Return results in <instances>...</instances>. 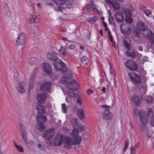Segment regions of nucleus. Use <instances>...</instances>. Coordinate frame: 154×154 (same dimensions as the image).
Listing matches in <instances>:
<instances>
[{
    "instance_id": "f257e3e1",
    "label": "nucleus",
    "mask_w": 154,
    "mask_h": 154,
    "mask_svg": "<svg viewBox=\"0 0 154 154\" xmlns=\"http://www.w3.org/2000/svg\"><path fill=\"white\" fill-rule=\"evenodd\" d=\"M68 137L64 136L61 134H57L55 137L54 144L56 146H60L62 143L63 144L64 146L66 149L70 148V143Z\"/></svg>"
},
{
    "instance_id": "f03ea898",
    "label": "nucleus",
    "mask_w": 154,
    "mask_h": 154,
    "mask_svg": "<svg viewBox=\"0 0 154 154\" xmlns=\"http://www.w3.org/2000/svg\"><path fill=\"white\" fill-rule=\"evenodd\" d=\"M53 64L56 70L60 71L63 73H64L66 71L67 69L66 64L60 60L58 59L55 60Z\"/></svg>"
},
{
    "instance_id": "7ed1b4c3",
    "label": "nucleus",
    "mask_w": 154,
    "mask_h": 154,
    "mask_svg": "<svg viewBox=\"0 0 154 154\" xmlns=\"http://www.w3.org/2000/svg\"><path fill=\"white\" fill-rule=\"evenodd\" d=\"M55 129L53 128L47 130L43 134V136L45 139L49 140L51 139L55 135Z\"/></svg>"
},
{
    "instance_id": "20e7f679",
    "label": "nucleus",
    "mask_w": 154,
    "mask_h": 154,
    "mask_svg": "<svg viewBox=\"0 0 154 154\" xmlns=\"http://www.w3.org/2000/svg\"><path fill=\"white\" fill-rule=\"evenodd\" d=\"M130 79L133 83L137 84L141 82V80L140 76L134 72H130L128 74Z\"/></svg>"
},
{
    "instance_id": "39448f33",
    "label": "nucleus",
    "mask_w": 154,
    "mask_h": 154,
    "mask_svg": "<svg viewBox=\"0 0 154 154\" xmlns=\"http://www.w3.org/2000/svg\"><path fill=\"white\" fill-rule=\"evenodd\" d=\"M121 12L126 16L125 18V21L131 24L133 20L132 18L130 17L131 14V11L128 8H124L121 10Z\"/></svg>"
},
{
    "instance_id": "423d86ee",
    "label": "nucleus",
    "mask_w": 154,
    "mask_h": 154,
    "mask_svg": "<svg viewBox=\"0 0 154 154\" xmlns=\"http://www.w3.org/2000/svg\"><path fill=\"white\" fill-rule=\"evenodd\" d=\"M26 35L25 33H21L18 36L16 40V44L17 45H23L25 42Z\"/></svg>"
},
{
    "instance_id": "0eeeda50",
    "label": "nucleus",
    "mask_w": 154,
    "mask_h": 154,
    "mask_svg": "<svg viewBox=\"0 0 154 154\" xmlns=\"http://www.w3.org/2000/svg\"><path fill=\"white\" fill-rule=\"evenodd\" d=\"M41 17L39 15L32 14L31 15L27 21L30 23H38L40 20Z\"/></svg>"
},
{
    "instance_id": "6e6552de",
    "label": "nucleus",
    "mask_w": 154,
    "mask_h": 154,
    "mask_svg": "<svg viewBox=\"0 0 154 154\" xmlns=\"http://www.w3.org/2000/svg\"><path fill=\"white\" fill-rule=\"evenodd\" d=\"M66 85L69 89L75 91L78 88L79 84L76 81L73 80L67 84Z\"/></svg>"
},
{
    "instance_id": "1a4fd4ad",
    "label": "nucleus",
    "mask_w": 154,
    "mask_h": 154,
    "mask_svg": "<svg viewBox=\"0 0 154 154\" xmlns=\"http://www.w3.org/2000/svg\"><path fill=\"white\" fill-rule=\"evenodd\" d=\"M20 130L23 140L26 144H28V140L26 135V131L25 128L23 127L22 125H19Z\"/></svg>"
},
{
    "instance_id": "9d476101",
    "label": "nucleus",
    "mask_w": 154,
    "mask_h": 154,
    "mask_svg": "<svg viewBox=\"0 0 154 154\" xmlns=\"http://www.w3.org/2000/svg\"><path fill=\"white\" fill-rule=\"evenodd\" d=\"M52 84L50 82H46L44 83L40 87L41 89L42 90L48 91L49 93L52 92L51 88Z\"/></svg>"
},
{
    "instance_id": "9b49d317",
    "label": "nucleus",
    "mask_w": 154,
    "mask_h": 154,
    "mask_svg": "<svg viewBox=\"0 0 154 154\" xmlns=\"http://www.w3.org/2000/svg\"><path fill=\"white\" fill-rule=\"evenodd\" d=\"M138 115L143 125L146 124L148 121L146 114L143 110H140L138 112Z\"/></svg>"
},
{
    "instance_id": "f8f14e48",
    "label": "nucleus",
    "mask_w": 154,
    "mask_h": 154,
    "mask_svg": "<svg viewBox=\"0 0 154 154\" xmlns=\"http://www.w3.org/2000/svg\"><path fill=\"white\" fill-rule=\"evenodd\" d=\"M125 65L127 67L132 70H136L138 68L136 63L131 60H127L125 63Z\"/></svg>"
},
{
    "instance_id": "ddd939ff",
    "label": "nucleus",
    "mask_w": 154,
    "mask_h": 154,
    "mask_svg": "<svg viewBox=\"0 0 154 154\" xmlns=\"http://www.w3.org/2000/svg\"><path fill=\"white\" fill-rule=\"evenodd\" d=\"M143 36L149 38L152 43H154V35L152 33L150 30L147 29V30L145 31L143 33Z\"/></svg>"
},
{
    "instance_id": "4468645a",
    "label": "nucleus",
    "mask_w": 154,
    "mask_h": 154,
    "mask_svg": "<svg viewBox=\"0 0 154 154\" xmlns=\"http://www.w3.org/2000/svg\"><path fill=\"white\" fill-rule=\"evenodd\" d=\"M26 85L24 82H22L19 84L17 86L16 88L20 93H23L26 91Z\"/></svg>"
},
{
    "instance_id": "2eb2a0df",
    "label": "nucleus",
    "mask_w": 154,
    "mask_h": 154,
    "mask_svg": "<svg viewBox=\"0 0 154 154\" xmlns=\"http://www.w3.org/2000/svg\"><path fill=\"white\" fill-rule=\"evenodd\" d=\"M42 69L47 74L51 75V73L50 66L48 63H45L42 64Z\"/></svg>"
},
{
    "instance_id": "dca6fc26",
    "label": "nucleus",
    "mask_w": 154,
    "mask_h": 154,
    "mask_svg": "<svg viewBox=\"0 0 154 154\" xmlns=\"http://www.w3.org/2000/svg\"><path fill=\"white\" fill-rule=\"evenodd\" d=\"M120 28L122 33L124 34H127L130 30V27L129 26L123 23L121 25Z\"/></svg>"
},
{
    "instance_id": "f3484780",
    "label": "nucleus",
    "mask_w": 154,
    "mask_h": 154,
    "mask_svg": "<svg viewBox=\"0 0 154 154\" xmlns=\"http://www.w3.org/2000/svg\"><path fill=\"white\" fill-rule=\"evenodd\" d=\"M74 140H72V139H70L69 137H68V138L69 140V142L70 143V148L72 146L74 145H76L79 144L81 140V137L79 136L78 137H75Z\"/></svg>"
},
{
    "instance_id": "a211bd4d",
    "label": "nucleus",
    "mask_w": 154,
    "mask_h": 154,
    "mask_svg": "<svg viewBox=\"0 0 154 154\" xmlns=\"http://www.w3.org/2000/svg\"><path fill=\"white\" fill-rule=\"evenodd\" d=\"M146 28V27L145 26L144 24L142 21L138 22L137 24L136 28L139 31H143V36L144 32L147 30H145Z\"/></svg>"
},
{
    "instance_id": "6ab92c4d",
    "label": "nucleus",
    "mask_w": 154,
    "mask_h": 154,
    "mask_svg": "<svg viewBox=\"0 0 154 154\" xmlns=\"http://www.w3.org/2000/svg\"><path fill=\"white\" fill-rule=\"evenodd\" d=\"M112 117V113L108 110H104L103 113L102 117L106 120H109Z\"/></svg>"
},
{
    "instance_id": "aec40b11",
    "label": "nucleus",
    "mask_w": 154,
    "mask_h": 154,
    "mask_svg": "<svg viewBox=\"0 0 154 154\" xmlns=\"http://www.w3.org/2000/svg\"><path fill=\"white\" fill-rule=\"evenodd\" d=\"M35 73L31 74L30 75L28 89L29 92H30L32 88L33 85V83L35 80Z\"/></svg>"
},
{
    "instance_id": "412c9836",
    "label": "nucleus",
    "mask_w": 154,
    "mask_h": 154,
    "mask_svg": "<svg viewBox=\"0 0 154 154\" xmlns=\"http://www.w3.org/2000/svg\"><path fill=\"white\" fill-rule=\"evenodd\" d=\"M47 57L48 59L51 60H53L54 62L58 59L57 58V53L54 52H49L47 53Z\"/></svg>"
},
{
    "instance_id": "4be33fe9",
    "label": "nucleus",
    "mask_w": 154,
    "mask_h": 154,
    "mask_svg": "<svg viewBox=\"0 0 154 154\" xmlns=\"http://www.w3.org/2000/svg\"><path fill=\"white\" fill-rule=\"evenodd\" d=\"M46 95L44 94H38L37 95V98L39 103H42L45 101Z\"/></svg>"
},
{
    "instance_id": "5701e85b",
    "label": "nucleus",
    "mask_w": 154,
    "mask_h": 154,
    "mask_svg": "<svg viewBox=\"0 0 154 154\" xmlns=\"http://www.w3.org/2000/svg\"><path fill=\"white\" fill-rule=\"evenodd\" d=\"M90 3L91 6L94 11L98 14L100 15L102 14L101 11L97 9L98 6L94 3V1L92 0L90 1Z\"/></svg>"
},
{
    "instance_id": "b1692460",
    "label": "nucleus",
    "mask_w": 154,
    "mask_h": 154,
    "mask_svg": "<svg viewBox=\"0 0 154 154\" xmlns=\"http://www.w3.org/2000/svg\"><path fill=\"white\" fill-rule=\"evenodd\" d=\"M72 95L74 96L75 101L80 106L82 105V98L81 96L78 94L73 93Z\"/></svg>"
},
{
    "instance_id": "393cba45",
    "label": "nucleus",
    "mask_w": 154,
    "mask_h": 154,
    "mask_svg": "<svg viewBox=\"0 0 154 154\" xmlns=\"http://www.w3.org/2000/svg\"><path fill=\"white\" fill-rule=\"evenodd\" d=\"M115 11H118L120 8V4L116 0H112L110 5Z\"/></svg>"
},
{
    "instance_id": "a878e982",
    "label": "nucleus",
    "mask_w": 154,
    "mask_h": 154,
    "mask_svg": "<svg viewBox=\"0 0 154 154\" xmlns=\"http://www.w3.org/2000/svg\"><path fill=\"white\" fill-rule=\"evenodd\" d=\"M38 124L35 125L36 129L40 131H44L46 128V125L41 122H38Z\"/></svg>"
},
{
    "instance_id": "bb28decb",
    "label": "nucleus",
    "mask_w": 154,
    "mask_h": 154,
    "mask_svg": "<svg viewBox=\"0 0 154 154\" xmlns=\"http://www.w3.org/2000/svg\"><path fill=\"white\" fill-rule=\"evenodd\" d=\"M115 17L118 22H122L124 20V17L123 16L122 14L120 12H119L116 14L115 15Z\"/></svg>"
},
{
    "instance_id": "cd10ccee",
    "label": "nucleus",
    "mask_w": 154,
    "mask_h": 154,
    "mask_svg": "<svg viewBox=\"0 0 154 154\" xmlns=\"http://www.w3.org/2000/svg\"><path fill=\"white\" fill-rule=\"evenodd\" d=\"M2 11H4L6 16L8 17H9L11 14V12L8 6L6 5L3 8Z\"/></svg>"
},
{
    "instance_id": "c85d7f7f",
    "label": "nucleus",
    "mask_w": 154,
    "mask_h": 154,
    "mask_svg": "<svg viewBox=\"0 0 154 154\" xmlns=\"http://www.w3.org/2000/svg\"><path fill=\"white\" fill-rule=\"evenodd\" d=\"M38 113L39 114H43L45 112V109L44 107L41 105H37L36 106Z\"/></svg>"
},
{
    "instance_id": "c756f323",
    "label": "nucleus",
    "mask_w": 154,
    "mask_h": 154,
    "mask_svg": "<svg viewBox=\"0 0 154 154\" xmlns=\"http://www.w3.org/2000/svg\"><path fill=\"white\" fill-rule=\"evenodd\" d=\"M140 8L141 10L143 11L147 16H149V15L151 14V11L150 10L147 9L145 7L142 6Z\"/></svg>"
},
{
    "instance_id": "7c9ffc66",
    "label": "nucleus",
    "mask_w": 154,
    "mask_h": 154,
    "mask_svg": "<svg viewBox=\"0 0 154 154\" xmlns=\"http://www.w3.org/2000/svg\"><path fill=\"white\" fill-rule=\"evenodd\" d=\"M47 120L45 116H36V120L38 122H45Z\"/></svg>"
},
{
    "instance_id": "2f4dec72",
    "label": "nucleus",
    "mask_w": 154,
    "mask_h": 154,
    "mask_svg": "<svg viewBox=\"0 0 154 154\" xmlns=\"http://www.w3.org/2000/svg\"><path fill=\"white\" fill-rule=\"evenodd\" d=\"M78 115L79 117L81 120H83L85 117L84 113L83 110L82 109H79L78 110Z\"/></svg>"
},
{
    "instance_id": "473e14b6",
    "label": "nucleus",
    "mask_w": 154,
    "mask_h": 154,
    "mask_svg": "<svg viewBox=\"0 0 154 154\" xmlns=\"http://www.w3.org/2000/svg\"><path fill=\"white\" fill-rule=\"evenodd\" d=\"M125 54L128 56L132 58H134L136 56V54L134 51H128L125 53Z\"/></svg>"
},
{
    "instance_id": "72a5a7b5",
    "label": "nucleus",
    "mask_w": 154,
    "mask_h": 154,
    "mask_svg": "<svg viewBox=\"0 0 154 154\" xmlns=\"http://www.w3.org/2000/svg\"><path fill=\"white\" fill-rule=\"evenodd\" d=\"M97 20L96 17L94 16L93 17H89L87 18V20L89 23H95Z\"/></svg>"
},
{
    "instance_id": "f704fd0d",
    "label": "nucleus",
    "mask_w": 154,
    "mask_h": 154,
    "mask_svg": "<svg viewBox=\"0 0 154 154\" xmlns=\"http://www.w3.org/2000/svg\"><path fill=\"white\" fill-rule=\"evenodd\" d=\"M13 143L14 146L17 149L19 152H23V148L22 147L17 145L14 141Z\"/></svg>"
},
{
    "instance_id": "c9c22d12",
    "label": "nucleus",
    "mask_w": 154,
    "mask_h": 154,
    "mask_svg": "<svg viewBox=\"0 0 154 154\" xmlns=\"http://www.w3.org/2000/svg\"><path fill=\"white\" fill-rule=\"evenodd\" d=\"M79 134V130L77 129H74L72 131V135L74 137H78Z\"/></svg>"
},
{
    "instance_id": "e433bc0d",
    "label": "nucleus",
    "mask_w": 154,
    "mask_h": 154,
    "mask_svg": "<svg viewBox=\"0 0 154 154\" xmlns=\"http://www.w3.org/2000/svg\"><path fill=\"white\" fill-rule=\"evenodd\" d=\"M54 2L58 5H63L65 3L66 0H53Z\"/></svg>"
},
{
    "instance_id": "4c0bfd02",
    "label": "nucleus",
    "mask_w": 154,
    "mask_h": 154,
    "mask_svg": "<svg viewBox=\"0 0 154 154\" xmlns=\"http://www.w3.org/2000/svg\"><path fill=\"white\" fill-rule=\"evenodd\" d=\"M68 106L64 103L62 104V111L64 113H66L67 110Z\"/></svg>"
},
{
    "instance_id": "58836bf2",
    "label": "nucleus",
    "mask_w": 154,
    "mask_h": 154,
    "mask_svg": "<svg viewBox=\"0 0 154 154\" xmlns=\"http://www.w3.org/2000/svg\"><path fill=\"white\" fill-rule=\"evenodd\" d=\"M36 62V58L35 57H32L30 58L28 60V63L30 64H33Z\"/></svg>"
},
{
    "instance_id": "ea45409f",
    "label": "nucleus",
    "mask_w": 154,
    "mask_h": 154,
    "mask_svg": "<svg viewBox=\"0 0 154 154\" xmlns=\"http://www.w3.org/2000/svg\"><path fill=\"white\" fill-rule=\"evenodd\" d=\"M81 61L83 64H86L88 62V57L86 56H83L81 59Z\"/></svg>"
},
{
    "instance_id": "a19ab883",
    "label": "nucleus",
    "mask_w": 154,
    "mask_h": 154,
    "mask_svg": "<svg viewBox=\"0 0 154 154\" xmlns=\"http://www.w3.org/2000/svg\"><path fill=\"white\" fill-rule=\"evenodd\" d=\"M60 52L64 57L66 55L65 48L64 47H61L60 48Z\"/></svg>"
},
{
    "instance_id": "79ce46f5",
    "label": "nucleus",
    "mask_w": 154,
    "mask_h": 154,
    "mask_svg": "<svg viewBox=\"0 0 154 154\" xmlns=\"http://www.w3.org/2000/svg\"><path fill=\"white\" fill-rule=\"evenodd\" d=\"M69 79L68 77H66L65 78L64 76L63 77L62 79H61L60 82V83L62 84H65L66 83L67 80Z\"/></svg>"
},
{
    "instance_id": "37998d69",
    "label": "nucleus",
    "mask_w": 154,
    "mask_h": 154,
    "mask_svg": "<svg viewBox=\"0 0 154 154\" xmlns=\"http://www.w3.org/2000/svg\"><path fill=\"white\" fill-rule=\"evenodd\" d=\"M131 99L133 101H134L136 104H137L139 103L140 101L138 99V97H136L135 96H134L132 97Z\"/></svg>"
},
{
    "instance_id": "c03bdc74",
    "label": "nucleus",
    "mask_w": 154,
    "mask_h": 154,
    "mask_svg": "<svg viewBox=\"0 0 154 154\" xmlns=\"http://www.w3.org/2000/svg\"><path fill=\"white\" fill-rule=\"evenodd\" d=\"M130 154H136V149L134 148V146H131L130 149Z\"/></svg>"
},
{
    "instance_id": "a18cd8bd",
    "label": "nucleus",
    "mask_w": 154,
    "mask_h": 154,
    "mask_svg": "<svg viewBox=\"0 0 154 154\" xmlns=\"http://www.w3.org/2000/svg\"><path fill=\"white\" fill-rule=\"evenodd\" d=\"M147 114L148 116L149 117H152L153 116V112L152 109L151 108L148 109Z\"/></svg>"
},
{
    "instance_id": "49530a36",
    "label": "nucleus",
    "mask_w": 154,
    "mask_h": 154,
    "mask_svg": "<svg viewBox=\"0 0 154 154\" xmlns=\"http://www.w3.org/2000/svg\"><path fill=\"white\" fill-rule=\"evenodd\" d=\"M109 15L110 17H109L108 18V20L109 22V23L110 24H112L113 20V18L112 16V14L110 12L109 14Z\"/></svg>"
},
{
    "instance_id": "de8ad7c7",
    "label": "nucleus",
    "mask_w": 154,
    "mask_h": 154,
    "mask_svg": "<svg viewBox=\"0 0 154 154\" xmlns=\"http://www.w3.org/2000/svg\"><path fill=\"white\" fill-rule=\"evenodd\" d=\"M124 45L128 49H130L131 48V46L130 44L128 43L126 41H124Z\"/></svg>"
},
{
    "instance_id": "09e8293b",
    "label": "nucleus",
    "mask_w": 154,
    "mask_h": 154,
    "mask_svg": "<svg viewBox=\"0 0 154 154\" xmlns=\"http://www.w3.org/2000/svg\"><path fill=\"white\" fill-rule=\"evenodd\" d=\"M54 9L56 10V11H62L63 10V8L60 6H57V7H54Z\"/></svg>"
},
{
    "instance_id": "8fccbe9b",
    "label": "nucleus",
    "mask_w": 154,
    "mask_h": 154,
    "mask_svg": "<svg viewBox=\"0 0 154 154\" xmlns=\"http://www.w3.org/2000/svg\"><path fill=\"white\" fill-rule=\"evenodd\" d=\"M152 101V97L151 96L148 97L147 99L146 100V102L147 103H151Z\"/></svg>"
},
{
    "instance_id": "3c124183",
    "label": "nucleus",
    "mask_w": 154,
    "mask_h": 154,
    "mask_svg": "<svg viewBox=\"0 0 154 154\" xmlns=\"http://www.w3.org/2000/svg\"><path fill=\"white\" fill-rule=\"evenodd\" d=\"M93 91L91 89H87L86 91V93L88 95H90L91 94L93 93Z\"/></svg>"
},
{
    "instance_id": "603ef678",
    "label": "nucleus",
    "mask_w": 154,
    "mask_h": 154,
    "mask_svg": "<svg viewBox=\"0 0 154 154\" xmlns=\"http://www.w3.org/2000/svg\"><path fill=\"white\" fill-rule=\"evenodd\" d=\"M16 75H14V79L15 81H18V74L17 72H16Z\"/></svg>"
},
{
    "instance_id": "864d4df0",
    "label": "nucleus",
    "mask_w": 154,
    "mask_h": 154,
    "mask_svg": "<svg viewBox=\"0 0 154 154\" xmlns=\"http://www.w3.org/2000/svg\"><path fill=\"white\" fill-rule=\"evenodd\" d=\"M108 35L109 38V39L110 42H111L113 43V38H112V35L111 34V33H108Z\"/></svg>"
},
{
    "instance_id": "5fc2aeb1",
    "label": "nucleus",
    "mask_w": 154,
    "mask_h": 154,
    "mask_svg": "<svg viewBox=\"0 0 154 154\" xmlns=\"http://www.w3.org/2000/svg\"><path fill=\"white\" fill-rule=\"evenodd\" d=\"M128 140H127L125 141V144L124 147L127 148L128 146Z\"/></svg>"
},
{
    "instance_id": "6e6d98bb",
    "label": "nucleus",
    "mask_w": 154,
    "mask_h": 154,
    "mask_svg": "<svg viewBox=\"0 0 154 154\" xmlns=\"http://www.w3.org/2000/svg\"><path fill=\"white\" fill-rule=\"evenodd\" d=\"M101 107L102 108H104L106 109V110H108V109L109 108V106L106 105H101Z\"/></svg>"
},
{
    "instance_id": "4d7b16f0",
    "label": "nucleus",
    "mask_w": 154,
    "mask_h": 154,
    "mask_svg": "<svg viewBox=\"0 0 154 154\" xmlns=\"http://www.w3.org/2000/svg\"><path fill=\"white\" fill-rule=\"evenodd\" d=\"M75 48V46L74 45H71L69 46V48L70 49H73Z\"/></svg>"
},
{
    "instance_id": "13d9d810",
    "label": "nucleus",
    "mask_w": 154,
    "mask_h": 154,
    "mask_svg": "<svg viewBox=\"0 0 154 154\" xmlns=\"http://www.w3.org/2000/svg\"><path fill=\"white\" fill-rule=\"evenodd\" d=\"M107 4L110 5L112 3L111 0H104Z\"/></svg>"
},
{
    "instance_id": "bf43d9fd",
    "label": "nucleus",
    "mask_w": 154,
    "mask_h": 154,
    "mask_svg": "<svg viewBox=\"0 0 154 154\" xmlns=\"http://www.w3.org/2000/svg\"><path fill=\"white\" fill-rule=\"evenodd\" d=\"M149 131H146V135H147L149 137H150L152 136V132H150L149 133Z\"/></svg>"
},
{
    "instance_id": "052dcab7",
    "label": "nucleus",
    "mask_w": 154,
    "mask_h": 154,
    "mask_svg": "<svg viewBox=\"0 0 154 154\" xmlns=\"http://www.w3.org/2000/svg\"><path fill=\"white\" fill-rule=\"evenodd\" d=\"M150 124L151 125L154 127V119L150 122Z\"/></svg>"
},
{
    "instance_id": "680f3d73",
    "label": "nucleus",
    "mask_w": 154,
    "mask_h": 154,
    "mask_svg": "<svg viewBox=\"0 0 154 154\" xmlns=\"http://www.w3.org/2000/svg\"><path fill=\"white\" fill-rule=\"evenodd\" d=\"M103 25L105 28H106V27H107V23L105 22L104 21H103Z\"/></svg>"
},
{
    "instance_id": "e2e57ef3",
    "label": "nucleus",
    "mask_w": 154,
    "mask_h": 154,
    "mask_svg": "<svg viewBox=\"0 0 154 154\" xmlns=\"http://www.w3.org/2000/svg\"><path fill=\"white\" fill-rule=\"evenodd\" d=\"M102 91L103 93H105L106 92V88L105 87H103L102 89Z\"/></svg>"
},
{
    "instance_id": "0e129e2a",
    "label": "nucleus",
    "mask_w": 154,
    "mask_h": 154,
    "mask_svg": "<svg viewBox=\"0 0 154 154\" xmlns=\"http://www.w3.org/2000/svg\"><path fill=\"white\" fill-rule=\"evenodd\" d=\"M85 129V128L83 126H82L80 127V129L82 131L84 130Z\"/></svg>"
},
{
    "instance_id": "69168bd1",
    "label": "nucleus",
    "mask_w": 154,
    "mask_h": 154,
    "mask_svg": "<svg viewBox=\"0 0 154 154\" xmlns=\"http://www.w3.org/2000/svg\"><path fill=\"white\" fill-rule=\"evenodd\" d=\"M138 50L140 51H142L143 50V48L141 46H140L138 48Z\"/></svg>"
},
{
    "instance_id": "338daca9",
    "label": "nucleus",
    "mask_w": 154,
    "mask_h": 154,
    "mask_svg": "<svg viewBox=\"0 0 154 154\" xmlns=\"http://www.w3.org/2000/svg\"><path fill=\"white\" fill-rule=\"evenodd\" d=\"M99 33L101 36H103V32H102V29H101L100 30Z\"/></svg>"
},
{
    "instance_id": "774afa93",
    "label": "nucleus",
    "mask_w": 154,
    "mask_h": 154,
    "mask_svg": "<svg viewBox=\"0 0 154 154\" xmlns=\"http://www.w3.org/2000/svg\"><path fill=\"white\" fill-rule=\"evenodd\" d=\"M85 7L87 8V9H89L90 8L91 6L90 5H86Z\"/></svg>"
}]
</instances>
